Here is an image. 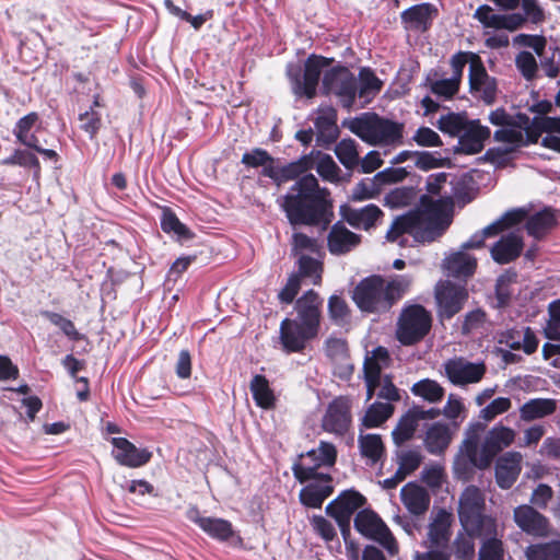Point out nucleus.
<instances>
[{
	"label": "nucleus",
	"mask_w": 560,
	"mask_h": 560,
	"mask_svg": "<svg viewBox=\"0 0 560 560\" xmlns=\"http://www.w3.org/2000/svg\"><path fill=\"white\" fill-rule=\"evenodd\" d=\"M448 174H431L427 179V191L420 199V207L398 217L386 233L388 242L405 243L404 234H410L417 242H432L440 237L452 222L453 198L445 190Z\"/></svg>",
	"instance_id": "1"
},
{
	"label": "nucleus",
	"mask_w": 560,
	"mask_h": 560,
	"mask_svg": "<svg viewBox=\"0 0 560 560\" xmlns=\"http://www.w3.org/2000/svg\"><path fill=\"white\" fill-rule=\"evenodd\" d=\"M328 196L329 191L319 187L317 178L306 174L282 197L280 206L292 225H315L327 220L331 208Z\"/></svg>",
	"instance_id": "2"
},
{
	"label": "nucleus",
	"mask_w": 560,
	"mask_h": 560,
	"mask_svg": "<svg viewBox=\"0 0 560 560\" xmlns=\"http://www.w3.org/2000/svg\"><path fill=\"white\" fill-rule=\"evenodd\" d=\"M483 431L485 425L481 423L470 425L466 430V438L460 445V454L479 469L488 468L500 452L514 443L516 436L514 429L495 424L486 432L480 444V436Z\"/></svg>",
	"instance_id": "3"
},
{
	"label": "nucleus",
	"mask_w": 560,
	"mask_h": 560,
	"mask_svg": "<svg viewBox=\"0 0 560 560\" xmlns=\"http://www.w3.org/2000/svg\"><path fill=\"white\" fill-rule=\"evenodd\" d=\"M411 284L408 276H396L390 281L373 276L362 280L353 291V301L364 312H385L402 298Z\"/></svg>",
	"instance_id": "4"
},
{
	"label": "nucleus",
	"mask_w": 560,
	"mask_h": 560,
	"mask_svg": "<svg viewBox=\"0 0 560 560\" xmlns=\"http://www.w3.org/2000/svg\"><path fill=\"white\" fill-rule=\"evenodd\" d=\"M488 119L498 127L493 139L503 144L505 153L535 144V133L532 131L530 118L526 114L511 115L503 108H497L490 112Z\"/></svg>",
	"instance_id": "5"
},
{
	"label": "nucleus",
	"mask_w": 560,
	"mask_h": 560,
	"mask_svg": "<svg viewBox=\"0 0 560 560\" xmlns=\"http://www.w3.org/2000/svg\"><path fill=\"white\" fill-rule=\"evenodd\" d=\"M522 12L499 14L487 4L476 9L474 18L485 27L506 30L514 32L522 28L527 22L538 25L546 21V12L539 0H521Z\"/></svg>",
	"instance_id": "6"
},
{
	"label": "nucleus",
	"mask_w": 560,
	"mask_h": 560,
	"mask_svg": "<svg viewBox=\"0 0 560 560\" xmlns=\"http://www.w3.org/2000/svg\"><path fill=\"white\" fill-rule=\"evenodd\" d=\"M404 124L389 120L375 113H365L349 124L351 132L371 145L397 147L402 144Z\"/></svg>",
	"instance_id": "7"
},
{
	"label": "nucleus",
	"mask_w": 560,
	"mask_h": 560,
	"mask_svg": "<svg viewBox=\"0 0 560 560\" xmlns=\"http://www.w3.org/2000/svg\"><path fill=\"white\" fill-rule=\"evenodd\" d=\"M486 499L476 486H468L458 501V517L463 529L481 536H492L497 532V522L485 514Z\"/></svg>",
	"instance_id": "8"
},
{
	"label": "nucleus",
	"mask_w": 560,
	"mask_h": 560,
	"mask_svg": "<svg viewBox=\"0 0 560 560\" xmlns=\"http://www.w3.org/2000/svg\"><path fill=\"white\" fill-rule=\"evenodd\" d=\"M336 458L337 451L335 445L328 442H320L318 448L300 455L299 459L293 464V475L301 483L318 479L320 475H329L328 472L319 471V469L322 467H331Z\"/></svg>",
	"instance_id": "9"
},
{
	"label": "nucleus",
	"mask_w": 560,
	"mask_h": 560,
	"mask_svg": "<svg viewBox=\"0 0 560 560\" xmlns=\"http://www.w3.org/2000/svg\"><path fill=\"white\" fill-rule=\"evenodd\" d=\"M431 323V315L423 306H408L399 316L396 330L397 339L405 346L415 345L430 331Z\"/></svg>",
	"instance_id": "10"
},
{
	"label": "nucleus",
	"mask_w": 560,
	"mask_h": 560,
	"mask_svg": "<svg viewBox=\"0 0 560 560\" xmlns=\"http://www.w3.org/2000/svg\"><path fill=\"white\" fill-rule=\"evenodd\" d=\"M354 528L364 537L378 542L389 556L399 552V546L384 521L372 510H361L354 517Z\"/></svg>",
	"instance_id": "11"
},
{
	"label": "nucleus",
	"mask_w": 560,
	"mask_h": 560,
	"mask_svg": "<svg viewBox=\"0 0 560 560\" xmlns=\"http://www.w3.org/2000/svg\"><path fill=\"white\" fill-rule=\"evenodd\" d=\"M328 66V61L323 57L311 56L305 61L303 79L300 78V68L290 66L288 75L292 83V90L295 95L312 98L316 94V88L323 68Z\"/></svg>",
	"instance_id": "12"
},
{
	"label": "nucleus",
	"mask_w": 560,
	"mask_h": 560,
	"mask_svg": "<svg viewBox=\"0 0 560 560\" xmlns=\"http://www.w3.org/2000/svg\"><path fill=\"white\" fill-rule=\"evenodd\" d=\"M323 88L328 94L336 95L342 106L350 108L357 96V79L346 67H337L327 71L323 79Z\"/></svg>",
	"instance_id": "13"
},
{
	"label": "nucleus",
	"mask_w": 560,
	"mask_h": 560,
	"mask_svg": "<svg viewBox=\"0 0 560 560\" xmlns=\"http://www.w3.org/2000/svg\"><path fill=\"white\" fill-rule=\"evenodd\" d=\"M351 400L348 397L339 396L328 406L322 419V428L325 432L338 436L345 435L352 422Z\"/></svg>",
	"instance_id": "14"
},
{
	"label": "nucleus",
	"mask_w": 560,
	"mask_h": 560,
	"mask_svg": "<svg viewBox=\"0 0 560 560\" xmlns=\"http://www.w3.org/2000/svg\"><path fill=\"white\" fill-rule=\"evenodd\" d=\"M443 366L448 381L457 386L478 383L486 373L483 363L470 362L462 357L445 361Z\"/></svg>",
	"instance_id": "15"
},
{
	"label": "nucleus",
	"mask_w": 560,
	"mask_h": 560,
	"mask_svg": "<svg viewBox=\"0 0 560 560\" xmlns=\"http://www.w3.org/2000/svg\"><path fill=\"white\" fill-rule=\"evenodd\" d=\"M471 93L486 104L494 103L498 94L497 80L490 77L479 56H474L468 73Z\"/></svg>",
	"instance_id": "16"
},
{
	"label": "nucleus",
	"mask_w": 560,
	"mask_h": 560,
	"mask_svg": "<svg viewBox=\"0 0 560 560\" xmlns=\"http://www.w3.org/2000/svg\"><path fill=\"white\" fill-rule=\"evenodd\" d=\"M435 298L440 316L442 318H452L463 308L468 293L465 287L445 281L436 287Z\"/></svg>",
	"instance_id": "17"
},
{
	"label": "nucleus",
	"mask_w": 560,
	"mask_h": 560,
	"mask_svg": "<svg viewBox=\"0 0 560 560\" xmlns=\"http://www.w3.org/2000/svg\"><path fill=\"white\" fill-rule=\"evenodd\" d=\"M317 332L296 320L285 318L280 324V341L285 352H300Z\"/></svg>",
	"instance_id": "18"
},
{
	"label": "nucleus",
	"mask_w": 560,
	"mask_h": 560,
	"mask_svg": "<svg viewBox=\"0 0 560 560\" xmlns=\"http://www.w3.org/2000/svg\"><path fill=\"white\" fill-rule=\"evenodd\" d=\"M513 520L526 534L545 537L549 534V520L529 504H522L514 509Z\"/></svg>",
	"instance_id": "19"
},
{
	"label": "nucleus",
	"mask_w": 560,
	"mask_h": 560,
	"mask_svg": "<svg viewBox=\"0 0 560 560\" xmlns=\"http://www.w3.org/2000/svg\"><path fill=\"white\" fill-rule=\"evenodd\" d=\"M340 215L352 228L369 231L382 221L384 213L378 206L373 203L361 208L342 205L340 207Z\"/></svg>",
	"instance_id": "20"
},
{
	"label": "nucleus",
	"mask_w": 560,
	"mask_h": 560,
	"mask_svg": "<svg viewBox=\"0 0 560 560\" xmlns=\"http://www.w3.org/2000/svg\"><path fill=\"white\" fill-rule=\"evenodd\" d=\"M322 305L323 300L314 290L306 291L295 302L294 308L298 316L293 320H296L300 324L312 328V330L318 334L322 316Z\"/></svg>",
	"instance_id": "21"
},
{
	"label": "nucleus",
	"mask_w": 560,
	"mask_h": 560,
	"mask_svg": "<svg viewBox=\"0 0 560 560\" xmlns=\"http://www.w3.org/2000/svg\"><path fill=\"white\" fill-rule=\"evenodd\" d=\"M490 136V128L481 125L478 119L467 120L458 137V150L465 154L479 153Z\"/></svg>",
	"instance_id": "22"
},
{
	"label": "nucleus",
	"mask_w": 560,
	"mask_h": 560,
	"mask_svg": "<svg viewBox=\"0 0 560 560\" xmlns=\"http://www.w3.org/2000/svg\"><path fill=\"white\" fill-rule=\"evenodd\" d=\"M365 498L354 490H347L326 505V513L335 520L351 521L353 513L365 504Z\"/></svg>",
	"instance_id": "23"
},
{
	"label": "nucleus",
	"mask_w": 560,
	"mask_h": 560,
	"mask_svg": "<svg viewBox=\"0 0 560 560\" xmlns=\"http://www.w3.org/2000/svg\"><path fill=\"white\" fill-rule=\"evenodd\" d=\"M523 455L520 452H508L495 464V481L501 489H510L522 471Z\"/></svg>",
	"instance_id": "24"
},
{
	"label": "nucleus",
	"mask_w": 560,
	"mask_h": 560,
	"mask_svg": "<svg viewBox=\"0 0 560 560\" xmlns=\"http://www.w3.org/2000/svg\"><path fill=\"white\" fill-rule=\"evenodd\" d=\"M112 443L114 446V458L122 466L140 467L151 458L149 451L136 447V445L124 438H114Z\"/></svg>",
	"instance_id": "25"
},
{
	"label": "nucleus",
	"mask_w": 560,
	"mask_h": 560,
	"mask_svg": "<svg viewBox=\"0 0 560 560\" xmlns=\"http://www.w3.org/2000/svg\"><path fill=\"white\" fill-rule=\"evenodd\" d=\"M360 243L361 236L347 229L342 222L335 223L327 236L328 249L332 255L347 254Z\"/></svg>",
	"instance_id": "26"
},
{
	"label": "nucleus",
	"mask_w": 560,
	"mask_h": 560,
	"mask_svg": "<svg viewBox=\"0 0 560 560\" xmlns=\"http://www.w3.org/2000/svg\"><path fill=\"white\" fill-rule=\"evenodd\" d=\"M523 238L520 233L512 232L501 236L490 248L492 259L501 265L515 260L523 250Z\"/></svg>",
	"instance_id": "27"
},
{
	"label": "nucleus",
	"mask_w": 560,
	"mask_h": 560,
	"mask_svg": "<svg viewBox=\"0 0 560 560\" xmlns=\"http://www.w3.org/2000/svg\"><path fill=\"white\" fill-rule=\"evenodd\" d=\"M400 500L407 511L416 516L423 515L431 502L429 492L416 482H408L400 489Z\"/></svg>",
	"instance_id": "28"
},
{
	"label": "nucleus",
	"mask_w": 560,
	"mask_h": 560,
	"mask_svg": "<svg viewBox=\"0 0 560 560\" xmlns=\"http://www.w3.org/2000/svg\"><path fill=\"white\" fill-rule=\"evenodd\" d=\"M308 481L310 483L300 491V500L305 506L320 508L325 499L332 493L331 477L320 475V478Z\"/></svg>",
	"instance_id": "29"
},
{
	"label": "nucleus",
	"mask_w": 560,
	"mask_h": 560,
	"mask_svg": "<svg viewBox=\"0 0 560 560\" xmlns=\"http://www.w3.org/2000/svg\"><path fill=\"white\" fill-rule=\"evenodd\" d=\"M188 518L214 539L228 540L234 535L232 524L229 521L201 516L197 509H190L188 511Z\"/></svg>",
	"instance_id": "30"
},
{
	"label": "nucleus",
	"mask_w": 560,
	"mask_h": 560,
	"mask_svg": "<svg viewBox=\"0 0 560 560\" xmlns=\"http://www.w3.org/2000/svg\"><path fill=\"white\" fill-rule=\"evenodd\" d=\"M314 125L318 141L330 143L337 138V113L331 106H322L316 112Z\"/></svg>",
	"instance_id": "31"
},
{
	"label": "nucleus",
	"mask_w": 560,
	"mask_h": 560,
	"mask_svg": "<svg viewBox=\"0 0 560 560\" xmlns=\"http://www.w3.org/2000/svg\"><path fill=\"white\" fill-rule=\"evenodd\" d=\"M557 410V400L551 398H533L520 407V419L532 422L551 416Z\"/></svg>",
	"instance_id": "32"
},
{
	"label": "nucleus",
	"mask_w": 560,
	"mask_h": 560,
	"mask_svg": "<svg viewBox=\"0 0 560 560\" xmlns=\"http://www.w3.org/2000/svg\"><path fill=\"white\" fill-rule=\"evenodd\" d=\"M436 10L430 3L413 5L402 12L401 19L409 30L425 31L431 25Z\"/></svg>",
	"instance_id": "33"
},
{
	"label": "nucleus",
	"mask_w": 560,
	"mask_h": 560,
	"mask_svg": "<svg viewBox=\"0 0 560 560\" xmlns=\"http://www.w3.org/2000/svg\"><path fill=\"white\" fill-rule=\"evenodd\" d=\"M443 267L448 275L453 277L466 278L474 275L477 267V260L474 256L460 249L447 256L444 259Z\"/></svg>",
	"instance_id": "34"
},
{
	"label": "nucleus",
	"mask_w": 560,
	"mask_h": 560,
	"mask_svg": "<svg viewBox=\"0 0 560 560\" xmlns=\"http://www.w3.org/2000/svg\"><path fill=\"white\" fill-rule=\"evenodd\" d=\"M452 515L445 510H440L428 528V537L432 547H443L451 536Z\"/></svg>",
	"instance_id": "35"
},
{
	"label": "nucleus",
	"mask_w": 560,
	"mask_h": 560,
	"mask_svg": "<svg viewBox=\"0 0 560 560\" xmlns=\"http://www.w3.org/2000/svg\"><path fill=\"white\" fill-rule=\"evenodd\" d=\"M556 213L550 208H545L532 215L527 214L526 218V231L535 238H541L545 236L556 226Z\"/></svg>",
	"instance_id": "36"
},
{
	"label": "nucleus",
	"mask_w": 560,
	"mask_h": 560,
	"mask_svg": "<svg viewBox=\"0 0 560 560\" xmlns=\"http://www.w3.org/2000/svg\"><path fill=\"white\" fill-rule=\"evenodd\" d=\"M451 436L447 424L441 422L433 423L425 433V447L431 454H440L448 446Z\"/></svg>",
	"instance_id": "37"
},
{
	"label": "nucleus",
	"mask_w": 560,
	"mask_h": 560,
	"mask_svg": "<svg viewBox=\"0 0 560 560\" xmlns=\"http://www.w3.org/2000/svg\"><path fill=\"white\" fill-rule=\"evenodd\" d=\"M389 355L388 351L378 347L366 355L364 361V378L371 382L372 380L380 381L382 377V371L388 366Z\"/></svg>",
	"instance_id": "38"
},
{
	"label": "nucleus",
	"mask_w": 560,
	"mask_h": 560,
	"mask_svg": "<svg viewBox=\"0 0 560 560\" xmlns=\"http://www.w3.org/2000/svg\"><path fill=\"white\" fill-rule=\"evenodd\" d=\"M361 455L368 459L369 464H376L382 459L385 453V446L378 434H359L358 439Z\"/></svg>",
	"instance_id": "39"
},
{
	"label": "nucleus",
	"mask_w": 560,
	"mask_h": 560,
	"mask_svg": "<svg viewBox=\"0 0 560 560\" xmlns=\"http://www.w3.org/2000/svg\"><path fill=\"white\" fill-rule=\"evenodd\" d=\"M249 389L258 407L264 409H270L273 407L275 395L269 386L268 380L264 375H255L250 381Z\"/></svg>",
	"instance_id": "40"
},
{
	"label": "nucleus",
	"mask_w": 560,
	"mask_h": 560,
	"mask_svg": "<svg viewBox=\"0 0 560 560\" xmlns=\"http://www.w3.org/2000/svg\"><path fill=\"white\" fill-rule=\"evenodd\" d=\"M394 412V407L388 402L372 404L361 419V430L377 428L383 424Z\"/></svg>",
	"instance_id": "41"
},
{
	"label": "nucleus",
	"mask_w": 560,
	"mask_h": 560,
	"mask_svg": "<svg viewBox=\"0 0 560 560\" xmlns=\"http://www.w3.org/2000/svg\"><path fill=\"white\" fill-rule=\"evenodd\" d=\"M411 393L422 398L423 400L435 404L444 397V388L434 380L423 378L415 383L411 387Z\"/></svg>",
	"instance_id": "42"
},
{
	"label": "nucleus",
	"mask_w": 560,
	"mask_h": 560,
	"mask_svg": "<svg viewBox=\"0 0 560 560\" xmlns=\"http://www.w3.org/2000/svg\"><path fill=\"white\" fill-rule=\"evenodd\" d=\"M525 557L526 560H560V540L529 545Z\"/></svg>",
	"instance_id": "43"
},
{
	"label": "nucleus",
	"mask_w": 560,
	"mask_h": 560,
	"mask_svg": "<svg viewBox=\"0 0 560 560\" xmlns=\"http://www.w3.org/2000/svg\"><path fill=\"white\" fill-rule=\"evenodd\" d=\"M382 81L369 68L361 69L359 73V84L357 83V95L360 98L369 101L375 96L382 89Z\"/></svg>",
	"instance_id": "44"
},
{
	"label": "nucleus",
	"mask_w": 560,
	"mask_h": 560,
	"mask_svg": "<svg viewBox=\"0 0 560 560\" xmlns=\"http://www.w3.org/2000/svg\"><path fill=\"white\" fill-rule=\"evenodd\" d=\"M527 218V210L525 208H516L506 211L497 221L486 226V232L494 231L499 233L513 228L514 225L523 222Z\"/></svg>",
	"instance_id": "45"
},
{
	"label": "nucleus",
	"mask_w": 560,
	"mask_h": 560,
	"mask_svg": "<svg viewBox=\"0 0 560 560\" xmlns=\"http://www.w3.org/2000/svg\"><path fill=\"white\" fill-rule=\"evenodd\" d=\"M335 153L340 163L348 170L359 165V151L357 142L353 139H342L337 143Z\"/></svg>",
	"instance_id": "46"
},
{
	"label": "nucleus",
	"mask_w": 560,
	"mask_h": 560,
	"mask_svg": "<svg viewBox=\"0 0 560 560\" xmlns=\"http://www.w3.org/2000/svg\"><path fill=\"white\" fill-rule=\"evenodd\" d=\"M532 131L535 133V144L539 142L542 133L560 135V117L534 116L530 119Z\"/></svg>",
	"instance_id": "47"
},
{
	"label": "nucleus",
	"mask_w": 560,
	"mask_h": 560,
	"mask_svg": "<svg viewBox=\"0 0 560 560\" xmlns=\"http://www.w3.org/2000/svg\"><path fill=\"white\" fill-rule=\"evenodd\" d=\"M479 537L477 533H470L469 530H465L458 533L455 541H454V553L456 558L460 560H472L475 557V542L474 538Z\"/></svg>",
	"instance_id": "48"
},
{
	"label": "nucleus",
	"mask_w": 560,
	"mask_h": 560,
	"mask_svg": "<svg viewBox=\"0 0 560 560\" xmlns=\"http://www.w3.org/2000/svg\"><path fill=\"white\" fill-rule=\"evenodd\" d=\"M315 168L324 180L337 183L340 179V168L328 154L317 152L315 158Z\"/></svg>",
	"instance_id": "49"
},
{
	"label": "nucleus",
	"mask_w": 560,
	"mask_h": 560,
	"mask_svg": "<svg viewBox=\"0 0 560 560\" xmlns=\"http://www.w3.org/2000/svg\"><path fill=\"white\" fill-rule=\"evenodd\" d=\"M417 425L418 420L412 412H408L401 417L392 432L394 442L399 445L410 440L415 434Z\"/></svg>",
	"instance_id": "50"
},
{
	"label": "nucleus",
	"mask_w": 560,
	"mask_h": 560,
	"mask_svg": "<svg viewBox=\"0 0 560 560\" xmlns=\"http://www.w3.org/2000/svg\"><path fill=\"white\" fill-rule=\"evenodd\" d=\"M323 267L322 264L307 255H301L299 258V273L300 279L310 278L314 284H318L322 279Z\"/></svg>",
	"instance_id": "51"
},
{
	"label": "nucleus",
	"mask_w": 560,
	"mask_h": 560,
	"mask_svg": "<svg viewBox=\"0 0 560 560\" xmlns=\"http://www.w3.org/2000/svg\"><path fill=\"white\" fill-rule=\"evenodd\" d=\"M422 459L423 457L418 451H404L397 456V471L400 472V475L406 479L409 475L419 468Z\"/></svg>",
	"instance_id": "52"
},
{
	"label": "nucleus",
	"mask_w": 560,
	"mask_h": 560,
	"mask_svg": "<svg viewBox=\"0 0 560 560\" xmlns=\"http://www.w3.org/2000/svg\"><path fill=\"white\" fill-rule=\"evenodd\" d=\"M485 541L479 550L478 560H502V541L497 538V533L492 536H482Z\"/></svg>",
	"instance_id": "53"
},
{
	"label": "nucleus",
	"mask_w": 560,
	"mask_h": 560,
	"mask_svg": "<svg viewBox=\"0 0 560 560\" xmlns=\"http://www.w3.org/2000/svg\"><path fill=\"white\" fill-rule=\"evenodd\" d=\"M421 480L430 488H441L446 480L445 467L439 463L425 466L421 472Z\"/></svg>",
	"instance_id": "54"
},
{
	"label": "nucleus",
	"mask_w": 560,
	"mask_h": 560,
	"mask_svg": "<svg viewBox=\"0 0 560 560\" xmlns=\"http://www.w3.org/2000/svg\"><path fill=\"white\" fill-rule=\"evenodd\" d=\"M42 315L46 317L52 325L59 327L61 331L71 340L82 339V335L77 330L74 324L70 319L50 311H43Z\"/></svg>",
	"instance_id": "55"
},
{
	"label": "nucleus",
	"mask_w": 560,
	"mask_h": 560,
	"mask_svg": "<svg viewBox=\"0 0 560 560\" xmlns=\"http://www.w3.org/2000/svg\"><path fill=\"white\" fill-rule=\"evenodd\" d=\"M381 186V183L375 179V176L373 178L362 179L353 187L351 198L355 201L371 199L380 191Z\"/></svg>",
	"instance_id": "56"
},
{
	"label": "nucleus",
	"mask_w": 560,
	"mask_h": 560,
	"mask_svg": "<svg viewBox=\"0 0 560 560\" xmlns=\"http://www.w3.org/2000/svg\"><path fill=\"white\" fill-rule=\"evenodd\" d=\"M512 407V401L508 397H498L489 405L480 410L479 418L490 422L498 416L509 411Z\"/></svg>",
	"instance_id": "57"
},
{
	"label": "nucleus",
	"mask_w": 560,
	"mask_h": 560,
	"mask_svg": "<svg viewBox=\"0 0 560 560\" xmlns=\"http://www.w3.org/2000/svg\"><path fill=\"white\" fill-rule=\"evenodd\" d=\"M98 106L100 103L96 98L93 103V106L85 113L81 114L79 117L81 121V129L88 132L91 138H93L97 133L102 125L101 115L97 110H95V107Z\"/></svg>",
	"instance_id": "58"
},
{
	"label": "nucleus",
	"mask_w": 560,
	"mask_h": 560,
	"mask_svg": "<svg viewBox=\"0 0 560 560\" xmlns=\"http://www.w3.org/2000/svg\"><path fill=\"white\" fill-rule=\"evenodd\" d=\"M466 121L460 115L447 114L439 118L436 126L442 132L459 137Z\"/></svg>",
	"instance_id": "59"
},
{
	"label": "nucleus",
	"mask_w": 560,
	"mask_h": 560,
	"mask_svg": "<svg viewBox=\"0 0 560 560\" xmlns=\"http://www.w3.org/2000/svg\"><path fill=\"white\" fill-rule=\"evenodd\" d=\"M549 315L545 335L550 340H560V300L549 304Z\"/></svg>",
	"instance_id": "60"
},
{
	"label": "nucleus",
	"mask_w": 560,
	"mask_h": 560,
	"mask_svg": "<svg viewBox=\"0 0 560 560\" xmlns=\"http://www.w3.org/2000/svg\"><path fill=\"white\" fill-rule=\"evenodd\" d=\"M515 65L518 71L527 80H532L538 69L536 58L529 51H521L515 58Z\"/></svg>",
	"instance_id": "61"
},
{
	"label": "nucleus",
	"mask_w": 560,
	"mask_h": 560,
	"mask_svg": "<svg viewBox=\"0 0 560 560\" xmlns=\"http://www.w3.org/2000/svg\"><path fill=\"white\" fill-rule=\"evenodd\" d=\"M459 84V81L451 77L448 79H440L433 81L430 88L434 94L445 98H451L458 92Z\"/></svg>",
	"instance_id": "62"
},
{
	"label": "nucleus",
	"mask_w": 560,
	"mask_h": 560,
	"mask_svg": "<svg viewBox=\"0 0 560 560\" xmlns=\"http://www.w3.org/2000/svg\"><path fill=\"white\" fill-rule=\"evenodd\" d=\"M552 498V488L546 483H539L532 492L529 505L545 510Z\"/></svg>",
	"instance_id": "63"
},
{
	"label": "nucleus",
	"mask_w": 560,
	"mask_h": 560,
	"mask_svg": "<svg viewBox=\"0 0 560 560\" xmlns=\"http://www.w3.org/2000/svg\"><path fill=\"white\" fill-rule=\"evenodd\" d=\"M540 68L544 74L550 79H556L560 75V48L551 51L550 56L541 59Z\"/></svg>",
	"instance_id": "64"
}]
</instances>
